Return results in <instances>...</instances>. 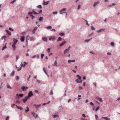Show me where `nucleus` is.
<instances>
[{"label": "nucleus", "instance_id": "obj_6", "mask_svg": "<svg viewBox=\"0 0 120 120\" xmlns=\"http://www.w3.org/2000/svg\"><path fill=\"white\" fill-rule=\"evenodd\" d=\"M28 88V87L27 86L25 87V86H22L21 87V89L23 91L25 90Z\"/></svg>", "mask_w": 120, "mask_h": 120}, {"label": "nucleus", "instance_id": "obj_1", "mask_svg": "<svg viewBox=\"0 0 120 120\" xmlns=\"http://www.w3.org/2000/svg\"><path fill=\"white\" fill-rule=\"evenodd\" d=\"M33 12H29L28 13V14L29 15H31V14H39V13H41L42 12V9H41L40 11H39V13H38L37 12L35 11H33Z\"/></svg>", "mask_w": 120, "mask_h": 120}, {"label": "nucleus", "instance_id": "obj_34", "mask_svg": "<svg viewBox=\"0 0 120 120\" xmlns=\"http://www.w3.org/2000/svg\"><path fill=\"white\" fill-rule=\"evenodd\" d=\"M69 51V50L67 49H66L65 50L64 52V53L66 54L67 52H68Z\"/></svg>", "mask_w": 120, "mask_h": 120}, {"label": "nucleus", "instance_id": "obj_59", "mask_svg": "<svg viewBox=\"0 0 120 120\" xmlns=\"http://www.w3.org/2000/svg\"><path fill=\"white\" fill-rule=\"evenodd\" d=\"M36 80L38 83H40V82H41L39 80H38L37 79H36Z\"/></svg>", "mask_w": 120, "mask_h": 120}, {"label": "nucleus", "instance_id": "obj_41", "mask_svg": "<svg viewBox=\"0 0 120 120\" xmlns=\"http://www.w3.org/2000/svg\"><path fill=\"white\" fill-rule=\"evenodd\" d=\"M37 7L38 8H42V7L40 5H38V6Z\"/></svg>", "mask_w": 120, "mask_h": 120}, {"label": "nucleus", "instance_id": "obj_16", "mask_svg": "<svg viewBox=\"0 0 120 120\" xmlns=\"http://www.w3.org/2000/svg\"><path fill=\"white\" fill-rule=\"evenodd\" d=\"M55 37L53 36H52L50 37L49 38V40H54L55 39Z\"/></svg>", "mask_w": 120, "mask_h": 120}, {"label": "nucleus", "instance_id": "obj_45", "mask_svg": "<svg viewBox=\"0 0 120 120\" xmlns=\"http://www.w3.org/2000/svg\"><path fill=\"white\" fill-rule=\"evenodd\" d=\"M44 54L43 53V54H41V58L42 59L43 58V57H44Z\"/></svg>", "mask_w": 120, "mask_h": 120}, {"label": "nucleus", "instance_id": "obj_7", "mask_svg": "<svg viewBox=\"0 0 120 120\" xmlns=\"http://www.w3.org/2000/svg\"><path fill=\"white\" fill-rule=\"evenodd\" d=\"M31 114L33 116L35 117V118H36L38 117V115H36L35 114L34 112H32Z\"/></svg>", "mask_w": 120, "mask_h": 120}, {"label": "nucleus", "instance_id": "obj_15", "mask_svg": "<svg viewBox=\"0 0 120 120\" xmlns=\"http://www.w3.org/2000/svg\"><path fill=\"white\" fill-rule=\"evenodd\" d=\"M43 70L44 71V72H45V73L46 74V75H47V76L48 77H49V75H48V74H47V73L46 72V70L45 68H43Z\"/></svg>", "mask_w": 120, "mask_h": 120}, {"label": "nucleus", "instance_id": "obj_54", "mask_svg": "<svg viewBox=\"0 0 120 120\" xmlns=\"http://www.w3.org/2000/svg\"><path fill=\"white\" fill-rule=\"evenodd\" d=\"M50 30L51 31H55L56 30H55L54 29H53L52 30Z\"/></svg>", "mask_w": 120, "mask_h": 120}, {"label": "nucleus", "instance_id": "obj_5", "mask_svg": "<svg viewBox=\"0 0 120 120\" xmlns=\"http://www.w3.org/2000/svg\"><path fill=\"white\" fill-rule=\"evenodd\" d=\"M33 95V93L32 91H30L28 94V96L30 97H31Z\"/></svg>", "mask_w": 120, "mask_h": 120}, {"label": "nucleus", "instance_id": "obj_50", "mask_svg": "<svg viewBox=\"0 0 120 120\" xmlns=\"http://www.w3.org/2000/svg\"><path fill=\"white\" fill-rule=\"evenodd\" d=\"M80 7H81V5L80 4L79 5H78V8H77L78 9V10H79L80 8Z\"/></svg>", "mask_w": 120, "mask_h": 120}, {"label": "nucleus", "instance_id": "obj_36", "mask_svg": "<svg viewBox=\"0 0 120 120\" xmlns=\"http://www.w3.org/2000/svg\"><path fill=\"white\" fill-rule=\"evenodd\" d=\"M59 35H61V36H63L64 35V34L63 32H62L60 33L59 34Z\"/></svg>", "mask_w": 120, "mask_h": 120}, {"label": "nucleus", "instance_id": "obj_22", "mask_svg": "<svg viewBox=\"0 0 120 120\" xmlns=\"http://www.w3.org/2000/svg\"><path fill=\"white\" fill-rule=\"evenodd\" d=\"M53 118H58L59 117V116L57 115H53Z\"/></svg>", "mask_w": 120, "mask_h": 120}, {"label": "nucleus", "instance_id": "obj_10", "mask_svg": "<svg viewBox=\"0 0 120 120\" xmlns=\"http://www.w3.org/2000/svg\"><path fill=\"white\" fill-rule=\"evenodd\" d=\"M13 40L14 41L13 44L15 45L18 41V40L15 38H13Z\"/></svg>", "mask_w": 120, "mask_h": 120}, {"label": "nucleus", "instance_id": "obj_58", "mask_svg": "<svg viewBox=\"0 0 120 120\" xmlns=\"http://www.w3.org/2000/svg\"><path fill=\"white\" fill-rule=\"evenodd\" d=\"M23 102L25 103H26V100L25 99H23Z\"/></svg>", "mask_w": 120, "mask_h": 120}, {"label": "nucleus", "instance_id": "obj_63", "mask_svg": "<svg viewBox=\"0 0 120 120\" xmlns=\"http://www.w3.org/2000/svg\"><path fill=\"white\" fill-rule=\"evenodd\" d=\"M71 62H72L71 60H68V63H71Z\"/></svg>", "mask_w": 120, "mask_h": 120}, {"label": "nucleus", "instance_id": "obj_39", "mask_svg": "<svg viewBox=\"0 0 120 120\" xmlns=\"http://www.w3.org/2000/svg\"><path fill=\"white\" fill-rule=\"evenodd\" d=\"M98 99L99 100V101L100 102H102L103 101V100L102 98H98Z\"/></svg>", "mask_w": 120, "mask_h": 120}, {"label": "nucleus", "instance_id": "obj_60", "mask_svg": "<svg viewBox=\"0 0 120 120\" xmlns=\"http://www.w3.org/2000/svg\"><path fill=\"white\" fill-rule=\"evenodd\" d=\"M30 77H31V75H29V78L28 79H27L28 80H29L30 79Z\"/></svg>", "mask_w": 120, "mask_h": 120}, {"label": "nucleus", "instance_id": "obj_30", "mask_svg": "<svg viewBox=\"0 0 120 120\" xmlns=\"http://www.w3.org/2000/svg\"><path fill=\"white\" fill-rule=\"evenodd\" d=\"M19 78L18 76H15V79L17 81H18L19 80Z\"/></svg>", "mask_w": 120, "mask_h": 120}, {"label": "nucleus", "instance_id": "obj_64", "mask_svg": "<svg viewBox=\"0 0 120 120\" xmlns=\"http://www.w3.org/2000/svg\"><path fill=\"white\" fill-rule=\"evenodd\" d=\"M53 94V92L51 90L50 93V94L51 95H52Z\"/></svg>", "mask_w": 120, "mask_h": 120}, {"label": "nucleus", "instance_id": "obj_24", "mask_svg": "<svg viewBox=\"0 0 120 120\" xmlns=\"http://www.w3.org/2000/svg\"><path fill=\"white\" fill-rule=\"evenodd\" d=\"M35 39L34 38V37L33 36H32L30 38V41H32L33 40Z\"/></svg>", "mask_w": 120, "mask_h": 120}, {"label": "nucleus", "instance_id": "obj_40", "mask_svg": "<svg viewBox=\"0 0 120 120\" xmlns=\"http://www.w3.org/2000/svg\"><path fill=\"white\" fill-rule=\"evenodd\" d=\"M15 74V72L14 71H13L11 74V75L13 76Z\"/></svg>", "mask_w": 120, "mask_h": 120}, {"label": "nucleus", "instance_id": "obj_2", "mask_svg": "<svg viewBox=\"0 0 120 120\" xmlns=\"http://www.w3.org/2000/svg\"><path fill=\"white\" fill-rule=\"evenodd\" d=\"M23 96V94H17L16 95L15 98L16 99H18L20 97L22 98Z\"/></svg>", "mask_w": 120, "mask_h": 120}, {"label": "nucleus", "instance_id": "obj_61", "mask_svg": "<svg viewBox=\"0 0 120 120\" xmlns=\"http://www.w3.org/2000/svg\"><path fill=\"white\" fill-rule=\"evenodd\" d=\"M82 116L84 118H85L86 117V116L84 114H82Z\"/></svg>", "mask_w": 120, "mask_h": 120}, {"label": "nucleus", "instance_id": "obj_19", "mask_svg": "<svg viewBox=\"0 0 120 120\" xmlns=\"http://www.w3.org/2000/svg\"><path fill=\"white\" fill-rule=\"evenodd\" d=\"M99 3V1H97L94 3L93 5V6L95 7Z\"/></svg>", "mask_w": 120, "mask_h": 120}, {"label": "nucleus", "instance_id": "obj_52", "mask_svg": "<svg viewBox=\"0 0 120 120\" xmlns=\"http://www.w3.org/2000/svg\"><path fill=\"white\" fill-rule=\"evenodd\" d=\"M9 30H11L12 31H14V30L12 29V28H11V27H9Z\"/></svg>", "mask_w": 120, "mask_h": 120}, {"label": "nucleus", "instance_id": "obj_35", "mask_svg": "<svg viewBox=\"0 0 120 120\" xmlns=\"http://www.w3.org/2000/svg\"><path fill=\"white\" fill-rule=\"evenodd\" d=\"M61 40L62 38L60 37H59L58 39H57V41H61Z\"/></svg>", "mask_w": 120, "mask_h": 120}, {"label": "nucleus", "instance_id": "obj_9", "mask_svg": "<svg viewBox=\"0 0 120 120\" xmlns=\"http://www.w3.org/2000/svg\"><path fill=\"white\" fill-rule=\"evenodd\" d=\"M38 29V27H35L34 28L33 30L32 31V33L33 34H34L36 30H37Z\"/></svg>", "mask_w": 120, "mask_h": 120}, {"label": "nucleus", "instance_id": "obj_11", "mask_svg": "<svg viewBox=\"0 0 120 120\" xmlns=\"http://www.w3.org/2000/svg\"><path fill=\"white\" fill-rule=\"evenodd\" d=\"M79 80V79H76L75 80V81L77 83H82V80Z\"/></svg>", "mask_w": 120, "mask_h": 120}, {"label": "nucleus", "instance_id": "obj_48", "mask_svg": "<svg viewBox=\"0 0 120 120\" xmlns=\"http://www.w3.org/2000/svg\"><path fill=\"white\" fill-rule=\"evenodd\" d=\"M50 48H48L46 50V51L47 52H50Z\"/></svg>", "mask_w": 120, "mask_h": 120}, {"label": "nucleus", "instance_id": "obj_38", "mask_svg": "<svg viewBox=\"0 0 120 120\" xmlns=\"http://www.w3.org/2000/svg\"><path fill=\"white\" fill-rule=\"evenodd\" d=\"M30 16L31 17L32 19H33L35 18V17L32 15H30Z\"/></svg>", "mask_w": 120, "mask_h": 120}, {"label": "nucleus", "instance_id": "obj_21", "mask_svg": "<svg viewBox=\"0 0 120 120\" xmlns=\"http://www.w3.org/2000/svg\"><path fill=\"white\" fill-rule=\"evenodd\" d=\"M57 60H56L55 61V62H54V64H53L52 65L53 66H56L57 67Z\"/></svg>", "mask_w": 120, "mask_h": 120}, {"label": "nucleus", "instance_id": "obj_26", "mask_svg": "<svg viewBox=\"0 0 120 120\" xmlns=\"http://www.w3.org/2000/svg\"><path fill=\"white\" fill-rule=\"evenodd\" d=\"M102 118L106 120H110V119L109 118L107 117H102Z\"/></svg>", "mask_w": 120, "mask_h": 120}, {"label": "nucleus", "instance_id": "obj_14", "mask_svg": "<svg viewBox=\"0 0 120 120\" xmlns=\"http://www.w3.org/2000/svg\"><path fill=\"white\" fill-rule=\"evenodd\" d=\"M43 70L44 71V72H45V73L46 74V75H47V76L48 77H49V75H48V74H47V73L46 72V70L45 68H43Z\"/></svg>", "mask_w": 120, "mask_h": 120}, {"label": "nucleus", "instance_id": "obj_29", "mask_svg": "<svg viewBox=\"0 0 120 120\" xmlns=\"http://www.w3.org/2000/svg\"><path fill=\"white\" fill-rule=\"evenodd\" d=\"M15 45L13 44L12 45V47L14 50H15L16 47H15Z\"/></svg>", "mask_w": 120, "mask_h": 120}, {"label": "nucleus", "instance_id": "obj_56", "mask_svg": "<svg viewBox=\"0 0 120 120\" xmlns=\"http://www.w3.org/2000/svg\"><path fill=\"white\" fill-rule=\"evenodd\" d=\"M107 55H111V54L110 52H108L107 53Z\"/></svg>", "mask_w": 120, "mask_h": 120}, {"label": "nucleus", "instance_id": "obj_13", "mask_svg": "<svg viewBox=\"0 0 120 120\" xmlns=\"http://www.w3.org/2000/svg\"><path fill=\"white\" fill-rule=\"evenodd\" d=\"M49 1H48L46 2H45V1H44L42 4H43V5H47L49 4Z\"/></svg>", "mask_w": 120, "mask_h": 120}, {"label": "nucleus", "instance_id": "obj_43", "mask_svg": "<svg viewBox=\"0 0 120 120\" xmlns=\"http://www.w3.org/2000/svg\"><path fill=\"white\" fill-rule=\"evenodd\" d=\"M29 97H28V96L26 97L25 98V99L26 100V101L28 99H29Z\"/></svg>", "mask_w": 120, "mask_h": 120}, {"label": "nucleus", "instance_id": "obj_25", "mask_svg": "<svg viewBox=\"0 0 120 120\" xmlns=\"http://www.w3.org/2000/svg\"><path fill=\"white\" fill-rule=\"evenodd\" d=\"M26 108H27V109H25V111L26 113L29 110V108L28 106L26 107Z\"/></svg>", "mask_w": 120, "mask_h": 120}, {"label": "nucleus", "instance_id": "obj_4", "mask_svg": "<svg viewBox=\"0 0 120 120\" xmlns=\"http://www.w3.org/2000/svg\"><path fill=\"white\" fill-rule=\"evenodd\" d=\"M66 41H64L63 42H61L60 44H59L58 46L60 47H61L63 46L64 44H65Z\"/></svg>", "mask_w": 120, "mask_h": 120}, {"label": "nucleus", "instance_id": "obj_53", "mask_svg": "<svg viewBox=\"0 0 120 120\" xmlns=\"http://www.w3.org/2000/svg\"><path fill=\"white\" fill-rule=\"evenodd\" d=\"M95 118L96 119H97L98 117V116L97 115L95 114Z\"/></svg>", "mask_w": 120, "mask_h": 120}, {"label": "nucleus", "instance_id": "obj_28", "mask_svg": "<svg viewBox=\"0 0 120 120\" xmlns=\"http://www.w3.org/2000/svg\"><path fill=\"white\" fill-rule=\"evenodd\" d=\"M110 45L111 46L114 47L115 46V43L113 42H111L110 44Z\"/></svg>", "mask_w": 120, "mask_h": 120}, {"label": "nucleus", "instance_id": "obj_31", "mask_svg": "<svg viewBox=\"0 0 120 120\" xmlns=\"http://www.w3.org/2000/svg\"><path fill=\"white\" fill-rule=\"evenodd\" d=\"M42 39L45 41H47V39L46 38L43 37L42 38Z\"/></svg>", "mask_w": 120, "mask_h": 120}, {"label": "nucleus", "instance_id": "obj_57", "mask_svg": "<svg viewBox=\"0 0 120 120\" xmlns=\"http://www.w3.org/2000/svg\"><path fill=\"white\" fill-rule=\"evenodd\" d=\"M82 87H79V90H81L82 89Z\"/></svg>", "mask_w": 120, "mask_h": 120}, {"label": "nucleus", "instance_id": "obj_8", "mask_svg": "<svg viewBox=\"0 0 120 120\" xmlns=\"http://www.w3.org/2000/svg\"><path fill=\"white\" fill-rule=\"evenodd\" d=\"M20 38V39L22 42H23L25 40V37L23 36H22Z\"/></svg>", "mask_w": 120, "mask_h": 120}, {"label": "nucleus", "instance_id": "obj_47", "mask_svg": "<svg viewBox=\"0 0 120 120\" xmlns=\"http://www.w3.org/2000/svg\"><path fill=\"white\" fill-rule=\"evenodd\" d=\"M52 28V27L51 26H49L46 27V28L48 29H50Z\"/></svg>", "mask_w": 120, "mask_h": 120}, {"label": "nucleus", "instance_id": "obj_12", "mask_svg": "<svg viewBox=\"0 0 120 120\" xmlns=\"http://www.w3.org/2000/svg\"><path fill=\"white\" fill-rule=\"evenodd\" d=\"M38 20L40 22H42L43 21V18L41 17H40L39 18Z\"/></svg>", "mask_w": 120, "mask_h": 120}, {"label": "nucleus", "instance_id": "obj_42", "mask_svg": "<svg viewBox=\"0 0 120 120\" xmlns=\"http://www.w3.org/2000/svg\"><path fill=\"white\" fill-rule=\"evenodd\" d=\"M91 30H95V28L93 26H91Z\"/></svg>", "mask_w": 120, "mask_h": 120}, {"label": "nucleus", "instance_id": "obj_49", "mask_svg": "<svg viewBox=\"0 0 120 120\" xmlns=\"http://www.w3.org/2000/svg\"><path fill=\"white\" fill-rule=\"evenodd\" d=\"M29 39H29V38H28L27 37H26V41L27 44H28V40H29Z\"/></svg>", "mask_w": 120, "mask_h": 120}, {"label": "nucleus", "instance_id": "obj_27", "mask_svg": "<svg viewBox=\"0 0 120 120\" xmlns=\"http://www.w3.org/2000/svg\"><path fill=\"white\" fill-rule=\"evenodd\" d=\"M5 31L7 32V33H8V34L11 35V32L10 31H9L8 30H5Z\"/></svg>", "mask_w": 120, "mask_h": 120}, {"label": "nucleus", "instance_id": "obj_55", "mask_svg": "<svg viewBox=\"0 0 120 120\" xmlns=\"http://www.w3.org/2000/svg\"><path fill=\"white\" fill-rule=\"evenodd\" d=\"M57 11H56L55 12H54L53 13V14H57Z\"/></svg>", "mask_w": 120, "mask_h": 120}, {"label": "nucleus", "instance_id": "obj_37", "mask_svg": "<svg viewBox=\"0 0 120 120\" xmlns=\"http://www.w3.org/2000/svg\"><path fill=\"white\" fill-rule=\"evenodd\" d=\"M76 77L78 78V79L79 80H81V77L79 75H77L76 76Z\"/></svg>", "mask_w": 120, "mask_h": 120}, {"label": "nucleus", "instance_id": "obj_62", "mask_svg": "<svg viewBox=\"0 0 120 120\" xmlns=\"http://www.w3.org/2000/svg\"><path fill=\"white\" fill-rule=\"evenodd\" d=\"M90 105H92V106L94 105V103L91 102L90 103Z\"/></svg>", "mask_w": 120, "mask_h": 120}, {"label": "nucleus", "instance_id": "obj_46", "mask_svg": "<svg viewBox=\"0 0 120 120\" xmlns=\"http://www.w3.org/2000/svg\"><path fill=\"white\" fill-rule=\"evenodd\" d=\"M16 103L18 104H20V101L19 100H17L16 101Z\"/></svg>", "mask_w": 120, "mask_h": 120}, {"label": "nucleus", "instance_id": "obj_18", "mask_svg": "<svg viewBox=\"0 0 120 120\" xmlns=\"http://www.w3.org/2000/svg\"><path fill=\"white\" fill-rule=\"evenodd\" d=\"M41 104H39V105L35 104L34 105V106L36 108H38L40 107L41 106Z\"/></svg>", "mask_w": 120, "mask_h": 120}, {"label": "nucleus", "instance_id": "obj_51", "mask_svg": "<svg viewBox=\"0 0 120 120\" xmlns=\"http://www.w3.org/2000/svg\"><path fill=\"white\" fill-rule=\"evenodd\" d=\"M7 87L8 88L10 89H11V86L9 85H7Z\"/></svg>", "mask_w": 120, "mask_h": 120}, {"label": "nucleus", "instance_id": "obj_20", "mask_svg": "<svg viewBox=\"0 0 120 120\" xmlns=\"http://www.w3.org/2000/svg\"><path fill=\"white\" fill-rule=\"evenodd\" d=\"M23 64H23V63L22 64V63H21V67H22V66L23 67H24L25 65L26 64V62H23Z\"/></svg>", "mask_w": 120, "mask_h": 120}, {"label": "nucleus", "instance_id": "obj_33", "mask_svg": "<svg viewBox=\"0 0 120 120\" xmlns=\"http://www.w3.org/2000/svg\"><path fill=\"white\" fill-rule=\"evenodd\" d=\"M6 43H5V45L2 48V50H4V49L6 48L7 47H6Z\"/></svg>", "mask_w": 120, "mask_h": 120}, {"label": "nucleus", "instance_id": "obj_17", "mask_svg": "<svg viewBox=\"0 0 120 120\" xmlns=\"http://www.w3.org/2000/svg\"><path fill=\"white\" fill-rule=\"evenodd\" d=\"M15 106H16L17 108L21 110H22L23 109V108L21 107L18 106L16 105H15Z\"/></svg>", "mask_w": 120, "mask_h": 120}, {"label": "nucleus", "instance_id": "obj_3", "mask_svg": "<svg viewBox=\"0 0 120 120\" xmlns=\"http://www.w3.org/2000/svg\"><path fill=\"white\" fill-rule=\"evenodd\" d=\"M66 10V8H64L62 9L60 12V14H62L63 13H64L65 15H67V13L65 11Z\"/></svg>", "mask_w": 120, "mask_h": 120}, {"label": "nucleus", "instance_id": "obj_23", "mask_svg": "<svg viewBox=\"0 0 120 120\" xmlns=\"http://www.w3.org/2000/svg\"><path fill=\"white\" fill-rule=\"evenodd\" d=\"M104 29H101L97 31V32L98 33H99V32H101L102 31H104Z\"/></svg>", "mask_w": 120, "mask_h": 120}, {"label": "nucleus", "instance_id": "obj_32", "mask_svg": "<svg viewBox=\"0 0 120 120\" xmlns=\"http://www.w3.org/2000/svg\"><path fill=\"white\" fill-rule=\"evenodd\" d=\"M92 39V38H90L89 39H88L86 40L85 41V42H88L90 41L91 39Z\"/></svg>", "mask_w": 120, "mask_h": 120}, {"label": "nucleus", "instance_id": "obj_44", "mask_svg": "<svg viewBox=\"0 0 120 120\" xmlns=\"http://www.w3.org/2000/svg\"><path fill=\"white\" fill-rule=\"evenodd\" d=\"M100 108V107L99 106H98L95 109V111H97L98 109H99Z\"/></svg>", "mask_w": 120, "mask_h": 120}]
</instances>
